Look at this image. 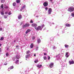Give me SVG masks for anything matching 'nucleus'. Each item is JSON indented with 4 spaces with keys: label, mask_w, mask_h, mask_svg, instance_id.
Returning <instances> with one entry per match:
<instances>
[{
    "label": "nucleus",
    "mask_w": 74,
    "mask_h": 74,
    "mask_svg": "<svg viewBox=\"0 0 74 74\" xmlns=\"http://www.w3.org/2000/svg\"><path fill=\"white\" fill-rule=\"evenodd\" d=\"M65 56L66 58H69V56L68 55H65Z\"/></svg>",
    "instance_id": "nucleus-35"
},
{
    "label": "nucleus",
    "mask_w": 74,
    "mask_h": 74,
    "mask_svg": "<svg viewBox=\"0 0 74 74\" xmlns=\"http://www.w3.org/2000/svg\"><path fill=\"white\" fill-rule=\"evenodd\" d=\"M34 56H36V54H34Z\"/></svg>",
    "instance_id": "nucleus-51"
},
{
    "label": "nucleus",
    "mask_w": 74,
    "mask_h": 74,
    "mask_svg": "<svg viewBox=\"0 0 74 74\" xmlns=\"http://www.w3.org/2000/svg\"><path fill=\"white\" fill-rule=\"evenodd\" d=\"M2 45L1 44H0V47H1Z\"/></svg>",
    "instance_id": "nucleus-50"
},
{
    "label": "nucleus",
    "mask_w": 74,
    "mask_h": 74,
    "mask_svg": "<svg viewBox=\"0 0 74 74\" xmlns=\"http://www.w3.org/2000/svg\"><path fill=\"white\" fill-rule=\"evenodd\" d=\"M13 6H15V5H16V3H14L12 4Z\"/></svg>",
    "instance_id": "nucleus-23"
},
{
    "label": "nucleus",
    "mask_w": 74,
    "mask_h": 74,
    "mask_svg": "<svg viewBox=\"0 0 74 74\" xmlns=\"http://www.w3.org/2000/svg\"><path fill=\"white\" fill-rule=\"evenodd\" d=\"M30 26V24L29 23H26L24 25L23 27V28L26 27H29Z\"/></svg>",
    "instance_id": "nucleus-3"
},
{
    "label": "nucleus",
    "mask_w": 74,
    "mask_h": 74,
    "mask_svg": "<svg viewBox=\"0 0 74 74\" xmlns=\"http://www.w3.org/2000/svg\"><path fill=\"white\" fill-rule=\"evenodd\" d=\"M64 46H65V47L66 48H69V45H65Z\"/></svg>",
    "instance_id": "nucleus-20"
},
{
    "label": "nucleus",
    "mask_w": 74,
    "mask_h": 74,
    "mask_svg": "<svg viewBox=\"0 0 74 74\" xmlns=\"http://www.w3.org/2000/svg\"><path fill=\"white\" fill-rule=\"evenodd\" d=\"M69 64H74V61L73 60H72V61H69Z\"/></svg>",
    "instance_id": "nucleus-8"
},
{
    "label": "nucleus",
    "mask_w": 74,
    "mask_h": 74,
    "mask_svg": "<svg viewBox=\"0 0 74 74\" xmlns=\"http://www.w3.org/2000/svg\"><path fill=\"white\" fill-rule=\"evenodd\" d=\"M4 1H5L4 0H1V3H4Z\"/></svg>",
    "instance_id": "nucleus-32"
},
{
    "label": "nucleus",
    "mask_w": 74,
    "mask_h": 74,
    "mask_svg": "<svg viewBox=\"0 0 74 74\" xmlns=\"http://www.w3.org/2000/svg\"><path fill=\"white\" fill-rule=\"evenodd\" d=\"M22 15L21 14H19V15H18V19H21V18H22Z\"/></svg>",
    "instance_id": "nucleus-12"
},
{
    "label": "nucleus",
    "mask_w": 74,
    "mask_h": 74,
    "mask_svg": "<svg viewBox=\"0 0 74 74\" xmlns=\"http://www.w3.org/2000/svg\"><path fill=\"white\" fill-rule=\"evenodd\" d=\"M43 58L44 60H46L47 59V57L46 56H45L43 57Z\"/></svg>",
    "instance_id": "nucleus-31"
},
{
    "label": "nucleus",
    "mask_w": 74,
    "mask_h": 74,
    "mask_svg": "<svg viewBox=\"0 0 74 74\" xmlns=\"http://www.w3.org/2000/svg\"><path fill=\"white\" fill-rule=\"evenodd\" d=\"M34 45V44L33 43H31V45L30 46V47L31 48H33V45Z\"/></svg>",
    "instance_id": "nucleus-17"
},
{
    "label": "nucleus",
    "mask_w": 74,
    "mask_h": 74,
    "mask_svg": "<svg viewBox=\"0 0 74 74\" xmlns=\"http://www.w3.org/2000/svg\"><path fill=\"white\" fill-rule=\"evenodd\" d=\"M3 7H4V5H3V4H2L1 5V8H3Z\"/></svg>",
    "instance_id": "nucleus-25"
},
{
    "label": "nucleus",
    "mask_w": 74,
    "mask_h": 74,
    "mask_svg": "<svg viewBox=\"0 0 74 74\" xmlns=\"http://www.w3.org/2000/svg\"><path fill=\"white\" fill-rule=\"evenodd\" d=\"M9 48L8 47V48H7V50H9Z\"/></svg>",
    "instance_id": "nucleus-47"
},
{
    "label": "nucleus",
    "mask_w": 74,
    "mask_h": 74,
    "mask_svg": "<svg viewBox=\"0 0 74 74\" xmlns=\"http://www.w3.org/2000/svg\"><path fill=\"white\" fill-rule=\"evenodd\" d=\"M16 48H18V47H19V46L16 45Z\"/></svg>",
    "instance_id": "nucleus-42"
},
{
    "label": "nucleus",
    "mask_w": 74,
    "mask_h": 74,
    "mask_svg": "<svg viewBox=\"0 0 74 74\" xmlns=\"http://www.w3.org/2000/svg\"><path fill=\"white\" fill-rule=\"evenodd\" d=\"M38 62V60H36L34 61V62L35 63H37V62Z\"/></svg>",
    "instance_id": "nucleus-21"
},
{
    "label": "nucleus",
    "mask_w": 74,
    "mask_h": 74,
    "mask_svg": "<svg viewBox=\"0 0 74 74\" xmlns=\"http://www.w3.org/2000/svg\"><path fill=\"white\" fill-rule=\"evenodd\" d=\"M23 10V9H22V8H21V9L20 10V11H22Z\"/></svg>",
    "instance_id": "nucleus-44"
},
{
    "label": "nucleus",
    "mask_w": 74,
    "mask_h": 74,
    "mask_svg": "<svg viewBox=\"0 0 74 74\" xmlns=\"http://www.w3.org/2000/svg\"><path fill=\"white\" fill-rule=\"evenodd\" d=\"M69 54V53L68 52H66V55H68V54Z\"/></svg>",
    "instance_id": "nucleus-39"
},
{
    "label": "nucleus",
    "mask_w": 74,
    "mask_h": 74,
    "mask_svg": "<svg viewBox=\"0 0 74 74\" xmlns=\"http://www.w3.org/2000/svg\"><path fill=\"white\" fill-rule=\"evenodd\" d=\"M44 27V25L43 24L41 26V28L42 29V28H43V27Z\"/></svg>",
    "instance_id": "nucleus-26"
},
{
    "label": "nucleus",
    "mask_w": 74,
    "mask_h": 74,
    "mask_svg": "<svg viewBox=\"0 0 74 74\" xmlns=\"http://www.w3.org/2000/svg\"><path fill=\"white\" fill-rule=\"evenodd\" d=\"M4 40V37H2L1 38V39H0V40H1V41H2V40Z\"/></svg>",
    "instance_id": "nucleus-22"
},
{
    "label": "nucleus",
    "mask_w": 74,
    "mask_h": 74,
    "mask_svg": "<svg viewBox=\"0 0 74 74\" xmlns=\"http://www.w3.org/2000/svg\"><path fill=\"white\" fill-rule=\"evenodd\" d=\"M37 67H38L39 69H40L41 68V67H42V65H38L36 66Z\"/></svg>",
    "instance_id": "nucleus-14"
},
{
    "label": "nucleus",
    "mask_w": 74,
    "mask_h": 74,
    "mask_svg": "<svg viewBox=\"0 0 74 74\" xmlns=\"http://www.w3.org/2000/svg\"><path fill=\"white\" fill-rule=\"evenodd\" d=\"M1 51H2L0 50V52H1Z\"/></svg>",
    "instance_id": "nucleus-54"
},
{
    "label": "nucleus",
    "mask_w": 74,
    "mask_h": 74,
    "mask_svg": "<svg viewBox=\"0 0 74 74\" xmlns=\"http://www.w3.org/2000/svg\"><path fill=\"white\" fill-rule=\"evenodd\" d=\"M37 42L38 44H39V43H40L41 42V40H40V39H38L37 40Z\"/></svg>",
    "instance_id": "nucleus-13"
},
{
    "label": "nucleus",
    "mask_w": 74,
    "mask_h": 74,
    "mask_svg": "<svg viewBox=\"0 0 74 74\" xmlns=\"http://www.w3.org/2000/svg\"><path fill=\"white\" fill-rule=\"evenodd\" d=\"M66 26L67 27H70V26H71V24H69L66 23Z\"/></svg>",
    "instance_id": "nucleus-15"
},
{
    "label": "nucleus",
    "mask_w": 74,
    "mask_h": 74,
    "mask_svg": "<svg viewBox=\"0 0 74 74\" xmlns=\"http://www.w3.org/2000/svg\"><path fill=\"white\" fill-rule=\"evenodd\" d=\"M47 54L46 53H44V55H47Z\"/></svg>",
    "instance_id": "nucleus-45"
},
{
    "label": "nucleus",
    "mask_w": 74,
    "mask_h": 74,
    "mask_svg": "<svg viewBox=\"0 0 74 74\" xmlns=\"http://www.w3.org/2000/svg\"><path fill=\"white\" fill-rule=\"evenodd\" d=\"M36 38V37L35 36H33L32 38V39L33 40H35Z\"/></svg>",
    "instance_id": "nucleus-27"
},
{
    "label": "nucleus",
    "mask_w": 74,
    "mask_h": 74,
    "mask_svg": "<svg viewBox=\"0 0 74 74\" xmlns=\"http://www.w3.org/2000/svg\"><path fill=\"white\" fill-rule=\"evenodd\" d=\"M30 23H33V21L32 20H31Z\"/></svg>",
    "instance_id": "nucleus-36"
},
{
    "label": "nucleus",
    "mask_w": 74,
    "mask_h": 74,
    "mask_svg": "<svg viewBox=\"0 0 74 74\" xmlns=\"http://www.w3.org/2000/svg\"><path fill=\"white\" fill-rule=\"evenodd\" d=\"M12 59H13V60H14V61L15 60V58H12Z\"/></svg>",
    "instance_id": "nucleus-41"
},
{
    "label": "nucleus",
    "mask_w": 74,
    "mask_h": 74,
    "mask_svg": "<svg viewBox=\"0 0 74 74\" xmlns=\"http://www.w3.org/2000/svg\"><path fill=\"white\" fill-rule=\"evenodd\" d=\"M15 58L17 59H19V57L18 56V54L16 56Z\"/></svg>",
    "instance_id": "nucleus-11"
},
{
    "label": "nucleus",
    "mask_w": 74,
    "mask_h": 74,
    "mask_svg": "<svg viewBox=\"0 0 74 74\" xmlns=\"http://www.w3.org/2000/svg\"><path fill=\"white\" fill-rule=\"evenodd\" d=\"M52 12V10L51 8L49 9L48 10V14H51V12Z\"/></svg>",
    "instance_id": "nucleus-4"
},
{
    "label": "nucleus",
    "mask_w": 74,
    "mask_h": 74,
    "mask_svg": "<svg viewBox=\"0 0 74 74\" xmlns=\"http://www.w3.org/2000/svg\"><path fill=\"white\" fill-rule=\"evenodd\" d=\"M9 55V54H8V53H7L6 54V56H8V55Z\"/></svg>",
    "instance_id": "nucleus-29"
},
{
    "label": "nucleus",
    "mask_w": 74,
    "mask_h": 74,
    "mask_svg": "<svg viewBox=\"0 0 74 74\" xmlns=\"http://www.w3.org/2000/svg\"><path fill=\"white\" fill-rule=\"evenodd\" d=\"M4 64L5 65H7V63H6V64Z\"/></svg>",
    "instance_id": "nucleus-52"
},
{
    "label": "nucleus",
    "mask_w": 74,
    "mask_h": 74,
    "mask_svg": "<svg viewBox=\"0 0 74 74\" xmlns=\"http://www.w3.org/2000/svg\"><path fill=\"white\" fill-rule=\"evenodd\" d=\"M25 5H24L22 8V9H24L25 8Z\"/></svg>",
    "instance_id": "nucleus-30"
},
{
    "label": "nucleus",
    "mask_w": 74,
    "mask_h": 74,
    "mask_svg": "<svg viewBox=\"0 0 74 74\" xmlns=\"http://www.w3.org/2000/svg\"><path fill=\"white\" fill-rule=\"evenodd\" d=\"M19 60H16L15 63L16 64H19Z\"/></svg>",
    "instance_id": "nucleus-16"
},
{
    "label": "nucleus",
    "mask_w": 74,
    "mask_h": 74,
    "mask_svg": "<svg viewBox=\"0 0 74 74\" xmlns=\"http://www.w3.org/2000/svg\"><path fill=\"white\" fill-rule=\"evenodd\" d=\"M31 26L32 27H37V24L33 23L32 24Z\"/></svg>",
    "instance_id": "nucleus-6"
},
{
    "label": "nucleus",
    "mask_w": 74,
    "mask_h": 74,
    "mask_svg": "<svg viewBox=\"0 0 74 74\" xmlns=\"http://www.w3.org/2000/svg\"><path fill=\"white\" fill-rule=\"evenodd\" d=\"M74 10V8L71 7L69 8L68 9V11H70L71 12H72V11H73Z\"/></svg>",
    "instance_id": "nucleus-1"
},
{
    "label": "nucleus",
    "mask_w": 74,
    "mask_h": 74,
    "mask_svg": "<svg viewBox=\"0 0 74 74\" xmlns=\"http://www.w3.org/2000/svg\"><path fill=\"white\" fill-rule=\"evenodd\" d=\"M28 57V56H27L25 58H27Z\"/></svg>",
    "instance_id": "nucleus-46"
},
{
    "label": "nucleus",
    "mask_w": 74,
    "mask_h": 74,
    "mask_svg": "<svg viewBox=\"0 0 74 74\" xmlns=\"http://www.w3.org/2000/svg\"><path fill=\"white\" fill-rule=\"evenodd\" d=\"M48 7H46L45 8V9L46 10H48Z\"/></svg>",
    "instance_id": "nucleus-40"
},
{
    "label": "nucleus",
    "mask_w": 74,
    "mask_h": 74,
    "mask_svg": "<svg viewBox=\"0 0 74 74\" xmlns=\"http://www.w3.org/2000/svg\"><path fill=\"white\" fill-rule=\"evenodd\" d=\"M43 5L44 7H47L48 5V3L47 2H45L43 3Z\"/></svg>",
    "instance_id": "nucleus-5"
},
{
    "label": "nucleus",
    "mask_w": 74,
    "mask_h": 74,
    "mask_svg": "<svg viewBox=\"0 0 74 74\" xmlns=\"http://www.w3.org/2000/svg\"><path fill=\"white\" fill-rule=\"evenodd\" d=\"M30 52V51L29 50L28 51L26 52V54H28V53H29Z\"/></svg>",
    "instance_id": "nucleus-28"
},
{
    "label": "nucleus",
    "mask_w": 74,
    "mask_h": 74,
    "mask_svg": "<svg viewBox=\"0 0 74 74\" xmlns=\"http://www.w3.org/2000/svg\"><path fill=\"white\" fill-rule=\"evenodd\" d=\"M48 60H49L51 58V57H49V56H48Z\"/></svg>",
    "instance_id": "nucleus-37"
},
{
    "label": "nucleus",
    "mask_w": 74,
    "mask_h": 74,
    "mask_svg": "<svg viewBox=\"0 0 74 74\" xmlns=\"http://www.w3.org/2000/svg\"><path fill=\"white\" fill-rule=\"evenodd\" d=\"M0 51H2V49H1V48H0Z\"/></svg>",
    "instance_id": "nucleus-48"
},
{
    "label": "nucleus",
    "mask_w": 74,
    "mask_h": 74,
    "mask_svg": "<svg viewBox=\"0 0 74 74\" xmlns=\"http://www.w3.org/2000/svg\"><path fill=\"white\" fill-rule=\"evenodd\" d=\"M53 0H50V1H51L52 2V1H53Z\"/></svg>",
    "instance_id": "nucleus-53"
},
{
    "label": "nucleus",
    "mask_w": 74,
    "mask_h": 74,
    "mask_svg": "<svg viewBox=\"0 0 74 74\" xmlns=\"http://www.w3.org/2000/svg\"><path fill=\"white\" fill-rule=\"evenodd\" d=\"M4 5V8H5V9H8V7L5 4Z\"/></svg>",
    "instance_id": "nucleus-18"
},
{
    "label": "nucleus",
    "mask_w": 74,
    "mask_h": 74,
    "mask_svg": "<svg viewBox=\"0 0 74 74\" xmlns=\"http://www.w3.org/2000/svg\"><path fill=\"white\" fill-rule=\"evenodd\" d=\"M4 18H5V19L7 18V15H5L4 16Z\"/></svg>",
    "instance_id": "nucleus-24"
},
{
    "label": "nucleus",
    "mask_w": 74,
    "mask_h": 74,
    "mask_svg": "<svg viewBox=\"0 0 74 74\" xmlns=\"http://www.w3.org/2000/svg\"><path fill=\"white\" fill-rule=\"evenodd\" d=\"M14 69V66H11L10 67L8 68V71H10V70H11V69Z\"/></svg>",
    "instance_id": "nucleus-9"
},
{
    "label": "nucleus",
    "mask_w": 74,
    "mask_h": 74,
    "mask_svg": "<svg viewBox=\"0 0 74 74\" xmlns=\"http://www.w3.org/2000/svg\"><path fill=\"white\" fill-rule=\"evenodd\" d=\"M31 31V30L30 29H28L27 30L26 32H25L26 34H27L28 33H29Z\"/></svg>",
    "instance_id": "nucleus-10"
},
{
    "label": "nucleus",
    "mask_w": 74,
    "mask_h": 74,
    "mask_svg": "<svg viewBox=\"0 0 74 74\" xmlns=\"http://www.w3.org/2000/svg\"><path fill=\"white\" fill-rule=\"evenodd\" d=\"M16 2L17 3H21V0H16Z\"/></svg>",
    "instance_id": "nucleus-19"
},
{
    "label": "nucleus",
    "mask_w": 74,
    "mask_h": 74,
    "mask_svg": "<svg viewBox=\"0 0 74 74\" xmlns=\"http://www.w3.org/2000/svg\"><path fill=\"white\" fill-rule=\"evenodd\" d=\"M5 14H8V12H5Z\"/></svg>",
    "instance_id": "nucleus-43"
},
{
    "label": "nucleus",
    "mask_w": 74,
    "mask_h": 74,
    "mask_svg": "<svg viewBox=\"0 0 74 74\" xmlns=\"http://www.w3.org/2000/svg\"><path fill=\"white\" fill-rule=\"evenodd\" d=\"M49 66L50 68H52L53 67V63H51Z\"/></svg>",
    "instance_id": "nucleus-7"
},
{
    "label": "nucleus",
    "mask_w": 74,
    "mask_h": 74,
    "mask_svg": "<svg viewBox=\"0 0 74 74\" xmlns=\"http://www.w3.org/2000/svg\"><path fill=\"white\" fill-rule=\"evenodd\" d=\"M11 14H12V13H11V12H9V13H8V15H11Z\"/></svg>",
    "instance_id": "nucleus-33"
},
{
    "label": "nucleus",
    "mask_w": 74,
    "mask_h": 74,
    "mask_svg": "<svg viewBox=\"0 0 74 74\" xmlns=\"http://www.w3.org/2000/svg\"><path fill=\"white\" fill-rule=\"evenodd\" d=\"M1 14L2 15H3L4 14V13H3V12H1Z\"/></svg>",
    "instance_id": "nucleus-34"
},
{
    "label": "nucleus",
    "mask_w": 74,
    "mask_h": 74,
    "mask_svg": "<svg viewBox=\"0 0 74 74\" xmlns=\"http://www.w3.org/2000/svg\"><path fill=\"white\" fill-rule=\"evenodd\" d=\"M35 29L36 30H41L42 28L41 26H38L37 27H34Z\"/></svg>",
    "instance_id": "nucleus-2"
},
{
    "label": "nucleus",
    "mask_w": 74,
    "mask_h": 74,
    "mask_svg": "<svg viewBox=\"0 0 74 74\" xmlns=\"http://www.w3.org/2000/svg\"><path fill=\"white\" fill-rule=\"evenodd\" d=\"M15 41H16V40H14V42H15Z\"/></svg>",
    "instance_id": "nucleus-49"
},
{
    "label": "nucleus",
    "mask_w": 74,
    "mask_h": 74,
    "mask_svg": "<svg viewBox=\"0 0 74 74\" xmlns=\"http://www.w3.org/2000/svg\"><path fill=\"white\" fill-rule=\"evenodd\" d=\"M3 30V28H0V31H1Z\"/></svg>",
    "instance_id": "nucleus-38"
}]
</instances>
